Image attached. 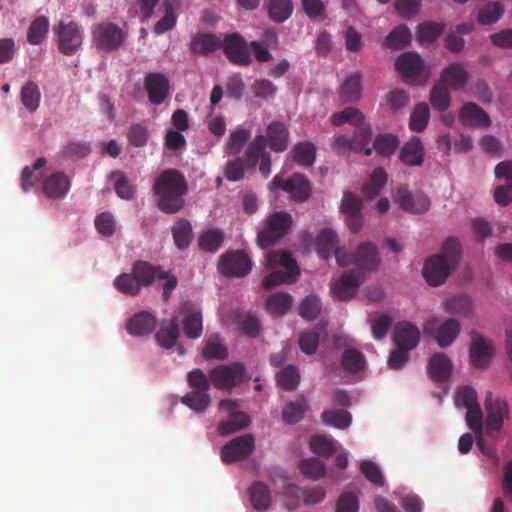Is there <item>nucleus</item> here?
Instances as JSON below:
<instances>
[{"instance_id":"338daca9","label":"nucleus","mask_w":512,"mask_h":512,"mask_svg":"<svg viewBox=\"0 0 512 512\" xmlns=\"http://www.w3.org/2000/svg\"><path fill=\"white\" fill-rule=\"evenodd\" d=\"M387 182V175L384 169L378 168L373 170L369 182L365 183L362 191L369 197L378 195L385 183Z\"/></svg>"},{"instance_id":"473e14b6","label":"nucleus","mask_w":512,"mask_h":512,"mask_svg":"<svg viewBox=\"0 0 512 512\" xmlns=\"http://www.w3.org/2000/svg\"><path fill=\"white\" fill-rule=\"evenodd\" d=\"M266 147L267 139L264 135H257L248 143L243 158L247 161L248 167L255 168L259 159L263 158V155L269 154V152L266 151Z\"/></svg>"},{"instance_id":"e433bc0d","label":"nucleus","mask_w":512,"mask_h":512,"mask_svg":"<svg viewBox=\"0 0 512 512\" xmlns=\"http://www.w3.org/2000/svg\"><path fill=\"white\" fill-rule=\"evenodd\" d=\"M248 492H250L251 503L255 510H268L271 503V493L265 483L260 481L254 482Z\"/></svg>"},{"instance_id":"052dcab7","label":"nucleus","mask_w":512,"mask_h":512,"mask_svg":"<svg viewBox=\"0 0 512 512\" xmlns=\"http://www.w3.org/2000/svg\"><path fill=\"white\" fill-rule=\"evenodd\" d=\"M293 11V5L290 0H270L268 5L269 17L278 23L287 20Z\"/></svg>"},{"instance_id":"680f3d73","label":"nucleus","mask_w":512,"mask_h":512,"mask_svg":"<svg viewBox=\"0 0 512 512\" xmlns=\"http://www.w3.org/2000/svg\"><path fill=\"white\" fill-rule=\"evenodd\" d=\"M299 470L306 478L317 480L324 477L326 469L320 459L311 457L300 461Z\"/></svg>"},{"instance_id":"bb28decb","label":"nucleus","mask_w":512,"mask_h":512,"mask_svg":"<svg viewBox=\"0 0 512 512\" xmlns=\"http://www.w3.org/2000/svg\"><path fill=\"white\" fill-rule=\"evenodd\" d=\"M71 188V182L63 172H54L42 183V191L49 198H62Z\"/></svg>"},{"instance_id":"4c0bfd02","label":"nucleus","mask_w":512,"mask_h":512,"mask_svg":"<svg viewBox=\"0 0 512 512\" xmlns=\"http://www.w3.org/2000/svg\"><path fill=\"white\" fill-rule=\"evenodd\" d=\"M193 238L192 226L189 220L180 218L172 226V239L179 250L188 248Z\"/></svg>"},{"instance_id":"2eb2a0df","label":"nucleus","mask_w":512,"mask_h":512,"mask_svg":"<svg viewBox=\"0 0 512 512\" xmlns=\"http://www.w3.org/2000/svg\"><path fill=\"white\" fill-rule=\"evenodd\" d=\"M363 272L355 269L346 270L342 276L332 284V294L338 301H347L353 298L357 289L364 282Z\"/></svg>"},{"instance_id":"c9c22d12","label":"nucleus","mask_w":512,"mask_h":512,"mask_svg":"<svg viewBox=\"0 0 512 512\" xmlns=\"http://www.w3.org/2000/svg\"><path fill=\"white\" fill-rule=\"evenodd\" d=\"M361 93V74L349 75L340 88V98L344 102L355 103L360 99Z\"/></svg>"},{"instance_id":"cd10ccee","label":"nucleus","mask_w":512,"mask_h":512,"mask_svg":"<svg viewBox=\"0 0 512 512\" xmlns=\"http://www.w3.org/2000/svg\"><path fill=\"white\" fill-rule=\"evenodd\" d=\"M131 274L136 276L143 287H148L155 279L164 277L165 271L149 262L137 261L132 264Z\"/></svg>"},{"instance_id":"8fccbe9b","label":"nucleus","mask_w":512,"mask_h":512,"mask_svg":"<svg viewBox=\"0 0 512 512\" xmlns=\"http://www.w3.org/2000/svg\"><path fill=\"white\" fill-rule=\"evenodd\" d=\"M41 94L39 87L33 81H28L21 90V102L30 113L36 112L39 107Z\"/></svg>"},{"instance_id":"5fc2aeb1","label":"nucleus","mask_w":512,"mask_h":512,"mask_svg":"<svg viewBox=\"0 0 512 512\" xmlns=\"http://www.w3.org/2000/svg\"><path fill=\"white\" fill-rule=\"evenodd\" d=\"M181 403L195 412H203L210 405V395L203 391H190L182 396Z\"/></svg>"},{"instance_id":"603ef678","label":"nucleus","mask_w":512,"mask_h":512,"mask_svg":"<svg viewBox=\"0 0 512 512\" xmlns=\"http://www.w3.org/2000/svg\"><path fill=\"white\" fill-rule=\"evenodd\" d=\"M114 286L120 292L129 296L138 295L143 287L136 276L131 274V272L117 276L114 280Z\"/></svg>"},{"instance_id":"49530a36","label":"nucleus","mask_w":512,"mask_h":512,"mask_svg":"<svg viewBox=\"0 0 512 512\" xmlns=\"http://www.w3.org/2000/svg\"><path fill=\"white\" fill-rule=\"evenodd\" d=\"M178 337L179 324L176 318L171 320L167 326L161 327V329L158 330L155 335L157 343L165 349L173 348V345L176 344Z\"/></svg>"},{"instance_id":"393cba45","label":"nucleus","mask_w":512,"mask_h":512,"mask_svg":"<svg viewBox=\"0 0 512 512\" xmlns=\"http://www.w3.org/2000/svg\"><path fill=\"white\" fill-rule=\"evenodd\" d=\"M452 361L443 353L432 356L427 365V373L435 382H445L449 379L452 371Z\"/></svg>"},{"instance_id":"c756f323","label":"nucleus","mask_w":512,"mask_h":512,"mask_svg":"<svg viewBox=\"0 0 512 512\" xmlns=\"http://www.w3.org/2000/svg\"><path fill=\"white\" fill-rule=\"evenodd\" d=\"M221 47V38L212 33H198L191 39L190 49L196 54L206 55Z\"/></svg>"},{"instance_id":"9d476101","label":"nucleus","mask_w":512,"mask_h":512,"mask_svg":"<svg viewBox=\"0 0 512 512\" xmlns=\"http://www.w3.org/2000/svg\"><path fill=\"white\" fill-rule=\"evenodd\" d=\"M461 326L455 319H447L442 324L436 317L426 321L423 330L425 334L435 337L438 346L442 349L449 347L458 337Z\"/></svg>"},{"instance_id":"09e8293b","label":"nucleus","mask_w":512,"mask_h":512,"mask_svg":"<svg viewBox=\"0 0 512 512\" xmlns=\"http://www.w3.org/2000/svg\"><path fill=\"white\" fill-rule=\"evenodd\" d=\"M291 306V296L286 293L273 294L266 300L267 311L274 316H281L288 313Z\"/></svg>"},{"instance_id":"3c124183","label":"nucleus","mask_w":512,"mask_h":512,"mask_svg":"<svg viewBox=\"0 0 512 512\" xmlns=\"http://www.w3.org/2000/svg\"><path fill=\"white\" fill-rule=\"evenodd\" d=\"M224 238L220 229L210 228L200 236L199 246L203 251L215 253L221 247Z\"/></svg>"},{"instance_id":"79ce46f5","label":"nucleus","mask_w":512,"mask_h":512,"mask_svg":"<svg viewBox=\"0 0 512 512\" xmlns=\"http://www.w3.org/2000/svg\"><path fill=\"white\" fill-rule=\"evenodd\" d=\"M399 146V139L395 134H378L376 135L371 146L372 152L380 154L384 157L393 155Z\"/></svg>"},{"instance_id":"7ed1b4c3","label":"nucleus","mask_w":512,"mask_h":512,"mask_svg":"<svg viewBox=\"0 0 512 512\" xmlns=\"http://www.w3.org/2000/svg\"><path fill=\"white\" fill-rule=\"evenodd\" d=\"M335 259L340 266L356 265L355 270L367 274L380 265L379 253L371 242H362L353 254H347L344 250H336Z\"/></svg>"},{"instance_id":"72a5a7b5","label":"nucleus","mask_w":512,"mask_h":512,"mask_svg":"<svg viewBox=\"0 0 512 512\" xmlns=\"http://www.w3.org/2000/svg\"><path fill=\"white\" fill-rule=\"evenodd\" d=\"M284 493L296 498L300 494L303 497L304 503L309 505L321 503L325 497V490L319 486L302 490L294 484H288L284 488Z\"/></svg>"},{"instance_id":"0e129e2a","label":"nucleus","mask_w":512,"mask_h":512,"mask_svg":"<svg viewBox=\"0 0 512 512\" xmlns=\"http://www.w3.org/2000/svg\"><path fill=\"white\" fill-rule=\"evenodd\" d=\"M430 101L436 111H446L450 105L449 88L443 83H436L431 91Z\"/></svg>"},{"instance_id":"0eeeda50","label":"nucleus","mask_w":512,"mask_h":512,"mask_svg":"<svg viewBox=\"0 0 512 512\" xmlns=\"http://www.w3.org/2000/svg\"><path fill=\"white\" fill-rule=\"evenodd\" d=\"M486 424L485 431L487 436H493L494 433L500 432L505 419H509L510 407L507 402L490 391L485 396Z\"/></svg>"},{"instance_id":"a18cd8bd","label":"nucleus","mask_w":512,"mask_h":512,"mask_svg":"<svg viewBox=\"0 0 512 512\" xmlns=\"http://www.w3.org/2000/svg\"><path fill=\"white\" fill-rule=\"evenodd\" d=\"M49 19L47 16H37L30 24L27 31V41L33 45H39L47 36L49 30Z\"/></svg>"},{"instance_id":"58836bf2","label":"nucleus","mask_w":512,"mask_h":512,"mask_svg":"<svg viewBox=\"0 0 512 512\" xmlns=\"http://www.w3.org/2000/svg\"><path fill=\"white\" fill-rule=\"evenodd\" d=\"M367 361L364 355L355 348H347L343 351L341 365L347 373H359L363 371Z\"/></svg>"},{"instance_id":"6ab92c4d","label":"nucleus","mask_w":512,"mask_h":512,"mask_svg":"<svg viewBox=\"0 0 512 512\" xmlns=\"http://www.w3.org/2000/svg\"><path fill=\"white\" fill-rule=\"evenodd\" d=\"M493 356V346L484 336L477 332L472 333V342L470 346V361L473 367L477 369H486L489 366Z\"/></svg>"},{"instance_id":"7c9ffc66","label":"nucleus","mask_w":512,"mask_h":512,"mask_svg":"<svg viewBox=\"0 0 512 512\" xmlns=\"http://www.w3.org/2000/svg\"><path fill=\"white\" fill-rule=\"evenodd\" d=\"M352 138V144H354V151H363L365 155H372V148L369 146L372 139V128L368 122H361L355 126L354 134Z\"/></svg>"},{"instance_id":"f257e3e1","label":"nucleus","mask_w":512,"mask_h":512,"mask_svg":"<svg viewBox=\"0 0 512 512\" xmlns=\"http://www.w3.org/2000/svg\"><path fill=\"white\" fill-rule=\"evenodd\" d=\"M159 210L166 214L178 213L185 204L184 195L188 192V182L179 170H163L153 184Z\"/></svg>"},{"instance_id":"ddd939ff","label":"nucleus","mask_w":512,"mask_h":512,"mask_svg":"<svg viewBox=\"0 0 512 512\" xmlns=\"http://www.w3.org/2000/svg\"><path fill=\"white\" fill-rule=\"evenodd\" d=\"M239 402L232 399H224L219 403L220 412L228 415L229 419L220 422L218 431L221 435H228L241 431L249 424L248 416L239 411Z\"/></svg>"},{"instance_id":"a878e982","label":"nucleus","mask_w":512,"mask_h":512,"mask_svg":"<svg viewBox=\"0 0 512 512\" xmlns=\"http://www.w3.org/2000/svg\"><path fill=\"white\" fill-rule=\"evenodd\" d=\"M469 73L460 62H453L442 71V77L438 83H443L448 88L458 90L465 86Z\"/></svg>"},{"instance_id":"423d86ee","label":"nucleus","mask_w":512,"mask_h":512,"mask_svg":"<svg viewBox=\"0 0 512 512\" xmlns=\"http://www.w3.org/2000/svg\"><path fill=\"white\" fill-rule=\"evenodd\" d=\"M396 68L411 85H423L429 77V71L424 65L423 59L415 52L402 53L396 61Z\"/></svg>"},{"instance_id":"e2e57ef3","label":"nucleus","mask_w":512,"mask_h":512,"mask_svg":"<svg viewBox=\"0 0 512 512\" xmlns=\"http://www.w3.org/2000/svg\"><path fill=\"white\" fill-rule=\"evenodd\" d=\"M364 121V115L356 108L348 107L340 112H335L331 116V123L334 126H341L344 123H349L354 126Z\"/></svg>"},{"instance_id":"bf43d9fd","label":"nucleus","mask_w":512,"mask_h":512,"mask_svg":"<svg viewBox=\"0 0 512 512\" xmlns=\"http://www.w3.org/2000/svg\"><path fill=\"white\" fill-rule=\"evenodd\" d=\"M251 137V132L244 128L233 131L225 146V152L228 155H238Z\"/></svg>"},{"instance_id":"5701e85b","label":"nucleus","mask_w":512,"mask_h":512,"mask_svg":"<svg viewBox=\"0 0 512 512\" xmlns=\"http://www.w3.org/2000/svg\"><path fill=\"white\" fill-rule=\"evenodd\" d=\"M399 159L407 166H421L424 161V147L419 136H412L399 153Z\"/></svg>"},{"instance_id":"69168bd1","label":"nucleus","mask_w":512,"mask_h":512,"mask_svg":"<svg viewBox=\"0 0 512 512\" xmlns=\"http://www.w3.org/2000/svg\"><path fill=\"white\" fill-rule=\"evenodd\" d=\"M428 120V105L424 102L416 104L410 116V129L414 132H422L425 129Z\"/></svg>"},{"instance_id":"4468645a","label":"nucleus","mask_w":512,"mask_h":512,"mask_svg":"<svg viewBox=\"0 0 512 512\" xmlns=\"http://www.w3.org/2000/svg\"><path fill=\"white\" fill-rule=\"evenodd\" d=\"M255 439L252 434H243L227 442L221 448V460L226 464L238 462L253 453Z\"/></svg>"},{"instance_id":"37998d69","label":"nucleus","mask_w":512,"mask_h":512,"mask_svg":"<svg viewBox=\"0 0 512 512\" xmlns=\"http://www.w3.org/2000/svg\"><path fill=\"white\" fill-rule=\"evenodd\" d=\"M178 4V0H165L164 8L165 15L154 26V33L157 35L164 34L166 31L173 29L177 23V17L175 15V8Z\"/></svg>"},{"instance_id":"dca6fc26","label":"nucleus","mask_w":512,"mask_h":512,"mask_svg":"<svg viewBox=\"0 0 512 512\" xmlns=\"http://www.w3.org/2000/svg\"><path fill=\"white\" fill-rule=\"evenodd\" d=\"M395 196L399 207L411 214H423L431 207V201L426 194L420 191L411 192L406 185L398 186Z\"/></svg>"},{"instance_id":"c85d7f7f","label":"nucleus","mask_w":512,"mask_h":512,"mask_svg":"<svg viewBox=\"0 0 512 512\" xmlns=\"http://www.w3.org/2000/svg\"><path fill=\"white\" fill-rule=\"evenodd\" d=\"M267 145L272 151L282 152L287 147L289 131L281 122H272L267 128Z\"/></svg>"},{"instance_id":"f8f14e48","label":"nucleus","mask_w":512,"mask_h":512,"mask_svg":"<svg viewBox=\"0 0 512 512\" xmlns=\"http://www.w3.org/2000/svg\"><path fill=\"white\" fill-rule=\"evenodd\" d=\"M218 270L226 277H245L252 270V261L243 251H231L222 254Z\"/></svg>"},{"instance_id":"a211bd4d","label":"nucleus","mask_w":512,"mask_h":512,"mask_svg":"<svg viewBox=\"0 0 512 512\" xmlns=\"http://www.w3.org/2000/svg\"><path fill=\"white\" fill-rule=\"evenodd\" d=\"M144 88L154 106L161 105L168 97L170 85L167 77L161 73H150L144 77Z\"/></svg>"},{"instance_id":"39448f33","label":"nucleus","mask_w":512,"mask_h":512,"mask_svg":"<svg viewBox=\"0 0 512 512\" xmlns=\"http://www.w3.org/2000/svg\"><path fill=\"white\" fill-rule=\"evenodd\" d=\"M293 218L289 213L279 211L266 217L264 229L257 234L260 248L266 249L282 239L291 229Z\"/></svg>"},{"instance_id":"f03ea898","label":"nucleus","mask_w":512,"mask_h":512,"mask_svg":"<svg viewBox=\"0 0 512 512\" xmlns=\"http://www.w3.org/2000/svg\"><path fill=\"white\" fill-rule=\"evenodd\" d=\"M461 245L458 239L449 238L442 244V253L427 258L423 266L422 275L431 286L443 284L452 268L458 264Z\"/></svg>"},{"instance_id":"9b49d317","label":"nucleus","mask_w":512,"mask_h":512,"mask_svg":"<svg viewBox=\"0 0 512 512\" xmlns=\"http://www.w3.org/2000/svg\"><path fill=\"white\" fill-rule=\"evenodd\" d=\"M92 36L97 48L102 51H116L126 39L123 29L111 22L97 25Z\"/></svg>"},{"instance_id":"774afa93","label":"nucleus","mask_w":512,"mask_h":512,"mask_svg":"<svg viewBox=\"0 0 512 512\" xmlns=\"http://www.w3.org/2000/svg\"><path fill=\"white\" fill-rule=\"evenodd\" d=\"M299 372L293 365L286 366L277 373V383L286 391H293L299 383Z\"/></svg>"},{"instance_id":"13d9d810","label":"nucleus","mask_w":512,"mask_h":512,"mask_svg":"<svg viewBox=\"0 0 512 512\" xmlns=\"http://www.w3.org/2000/svg\"><path fill=\"white\" fill-rule=\"evenodd\" d=\"M324 424L336 427L338 429H346L351 423V415L346 410H324L321 414Z\"/></svg>"},{"instance_id":"aec40b11","label":"nucleus","mask_w":512,"mask_h":512,"mask_svg":"<svg viewBox=\"0 0 512 512\" xmlns=\"http://www.w3.org/2000/svg\"><path fill=\"white\" fill-rule=\"evenodd\" d=\"M180 313L183 314V331L187 337L200 338L203 332L202 313L196 309L192 302L186 301L180 307Z\"/></svg>"},{"instance_id":"6e6552de","label":"nucleus","mask_w":512,"mask_h":512,"mask_svg":"<svg viewBox=\"0 0 512 512\" xmlns=\"http://www.w3.org/2000/svg\"><path fill=\"white\" fill-rule=\"evenodd\" d=\"M269 189L271 192L282 189L284 192L291 194L296 203H304L311 195L310 182L305 176L297 173L288 180H283L282 176L277 174L269 183Z\"/></svg>"},{"instance_id":"1a4fd4ad","label":"nucleus","mask_w":512,"mask_h":512,"mask_svg":"<svg viewBox=\"0 0 512 512\" xmlns=\"http://www.w3.org/2000/svg\"><path fill=\"white\" fill-rule=\"evenodd\" d=\"M53 32L58 36V48L64 55H73L83 44V29L74 21H61L53 26Z\"/></svg>"},{"instance_id":"de8ad7c7","label":"nucleus","mask_w":512,"mask_h":512,"mask_svg":"<svg viewBox=\"0 0 512 512\" xmlns=\"http://www.w3.org/2000/svg\"><path fill=\"white\" fill-rule=\"evenodd\" d=\"M444 309L451 314L469 316L473 312V301L469 296L459 295L445 301Z\"/></svg>"},{"instance_id":"864d4df0","label":"nucleus","mask_w":512,"mask_h":512,"mask_svg":"<svg viewBox=\"0 0 512 512\" xmlns=\"http://www.w3.org/2000/svg\"><path fill=\"white\" fill-rule=\"evenodd\" d=\"M202 354L206 360H225L228 358V349L221 343L220 337L214 335L206 341Z\"/></svg>"},{"instance_id":"c03bdc74","label":"nucleus","mask_w":512,"mask_h":512,"mask_svg":"<svg viewBox=\"0 0 512 512\" xmlns=\"http://www.w3.org/2000/svg\"><path fill=\"white\" fill-rule=\"evenodd\" d=\"M293 159L304 167H310L316 160V146L310 142L297 143L293 149Z\"/></svg>"},{"instance_id":"4be33fe9","label":"nucleus","mask_w":512,"mask_h":512,"mask_svg":"<svg viewBox=\"0 0 512 512\" xmlns=\"http://www.w3.org/2000/svg\"><path fill=\"white\" fill-rule=\"evenodd\" d=\"M459 120L464 126L469 127H487L491 123L487 112L474 102L463 105L459 113Z\"/></svg>"},{"instance_id":"2f4dec72","label":"nucleus","mask_w":512,"mask_h":512,"mask_svg":"<svg viewBox=\"0 0 512 512\" xmlns=\"http://www.w3.org/2000/svg\"><path fill=\"white\" fill-rule=\"evenodd\" d=\"M337 242V235L332 229H322L316 240V247L319 256L326 260L331 257L332 253L335 254L336 250H343L342 248L337 247Z\"/></svg>"},{"instance_id":"b1692460","label":"nucleus","mask_w":512,"mask_h":512,"mask_svg":"<svg viewBox=\"0 0 512 512\" xmlns=\"http://www.w3.org/2000/svg\"><path fill=\"white\" fill-rule=\"evenodd\" d=\"M155 326V317L150 312H140L129 319L127 331L132 336L142 337L151 334Z\"/></svg>"},{"instance_id":"20e7f679","label":"nucleus","mask_w":512,"mask_h":512,"mask_svg":"<svg viewBox=\"0 0 512 512\" xmlns=\"http://www.w3.org/2000/svg\"><path fill=\"white\" fill-rule=\"evenodd\" d=\"M210 381L219 390L231 392L233 388L243 385L251 376L241 362L218 365L209 370Z\"/></svg>"},{"instance_id":"f3484780","label":"nucleus","mask_w":512,"mask_h":512,"mask_svg":"<svg viewBox=\"0 0 512 512\" xmlns=\"http://www.w3.org/2000/svg\"><path fill=\"white\" fill-rule=\"evenodd\" d=\"M230 63L247 66L252 63L251 53L243 37L238 33H231L221 40V47Z\"/></svg>"},{"instance_id":"6e6d98bb","label":"nucleus","mask_w":512,"mask_h":512,"mask_svg":"<svg viewBox=\"0 0 512 512\" xmlns=\"http://www.w3.org/2000/svg\"><path fill=\"white\" fill-rule=\"evenodd\" d=\"M307 403L305 398H300L295 402H290L282 409V419L285 423L296 424L303 419Z\"/></svg>"},{"instance_id":"ea45409f","label":"nucleus","mask_w":512,"mask_h":512,"mask_svg":"<svg viewBox=\"0 0 512 512\" xmlns=\"http://www.w3.org/2000/svg\"><path fill=\"white\" fill-rule=\"evenodd\" d=\"M411 41V32L406 25H399L392 29L384 40V46L400 50L407 46Z\"/></svg>"},{"instance_id":"412c9836","label":"nucleus","mask_w":512,"mask_h":512,"mask_svg":"<svg viewBox=\"0 0 512 512\" xmlns=\"http://www.w3.org/2000/svg\"><path fill=\"white\" fill-rule=\"evenodd\" d=\"M394 341L398 349L412 350L419 344L420 331L410 322H400L395 327Z\"/></svg>"},{"instance_id":"4d7b16f0","label":"nucleus","mask_w":512,"mask_h":512,"mask_svg":"<svg viewBox=\"0 0 512 512\" xmlns=\"http://www.w3.org/2000/svg\"><path fill=\"white\" fill-rule=\"evenodd\" d=\"M504 6L499 2H489L478 11L477 20L482 25L495 24L503 15Z\"/></svg>"},{"instance_id":"f704fd0d","label":"nucleus","mask_w":512,"mask_h":512,"mask_svg":"<svg viewBox=\"0 0 512 512\" xmlns=\"http://www.w3.org/2000/svg\"><path fill=\"white\" fill-rule=\"evenodd\" d=\"M267 268L272 269L277 265L282 266L285 272L292 273L297 276L299 273L295 259L292 254L285 251H271L266 257Z\"/></svg>"},{"instance_id":"a19ab883","label":"nucleus","mask_w":512,"mask_h":512,"mask_svg":"<svg viewBox=\"0 0 512 512\" xmlns=\"http://www.w3.org/2000/svg\"><path fill=\"white\" fill-rule=\"evenodd\" d=\"M110 179L114 182V190L119 198L124 200H131L135 197V186L130 184L123 171H112L110 174Z\"/></svg>"}]
</instances>
